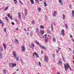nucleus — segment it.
Listing matches in <instances>:
<instances>
[{
    "label": "nucleus",
    "mask_w": 74,
    "mask_h": 74,
    "mask_svg": "<svg viewBox=\"0 0 74 74\" xmlns=\"http://www.w3.org/2000/svg\"><path fill=\"white\" fill-rule=\"evenodd\" d=\"M64 69L65 71H67V68L69 69V68H70V66L69 65V64L68 63L66 65V64H64Z\"/></svg>",
    "instance_id": "nucleus-1"
},
{
    "label": "nucleus",
    "mask_w": 74,
    "mask_h": 74,
    "mask_svg": "<svg viewBox=\"0 0 74 74\" xmlns=\"http://www.w3.org/2000/svg\"><path fill=\"white\" fill-rule=\"evenodd\" d=\"M12 53L14 57L16 59V60L17 61L19 60V57H17V54L15 53V52L14 51L12 52Z\"/></svg>",
    "instance_id": "nucleus-2"
},
{
    "label": "nucleus",
    "mask_w": 74,
    "mask_h": 74,
    "mask_svg": "<svg viewBox=\"0 0 74 74\" xmlns=\"http://www.w3.org/2000/svg\"><path fill=\"white\" fill-rule=\"evenodd\" d=\"M21 51L23 52H25V46H23L21 47Z\"/></svg>",
    "instance_id": "nucleus-3"
},
{
    "label": "nucleus",
    "mask_w": 74,
    "mask_h": 74,
    "mask_svg": "<svg viewBox=\"0 0 74 74\" xmlns=\"http://www.w3.org/2000/svg\"><path fill=\"white\" fill-rule=\"evenodd\" d=\"M39 47H40L42 49H45V50H46V47H45V46L40 45H39Z\"/></svg>",
    "instance_id": "nucleus-4"
},
{
    "label": "nucleus",
    "mask_w": 74,
    "mask_h": 74,
    "mask_svg": "<svg viewBox=\"0 0 74 74\" xmlns=\"http://www.w3.org/2000/svg\"><path fill=\"white\" fill-rule=\"evenodd\" d=\"M0 23L2 25V26L3 27H4V23L3 22V21H2V20H0Z\"/></svg>",
    "instance_id": "nucleus-5"
},
{
    "label": "nucleus",
    "mask_w": 74,
    "mask_h": 74,
    "mask_svg": "<svg viewBox=\"0 0 74 74\" xmlns=\"http://www.w3.org/2000/svg\"><path fill=\"white\" fill-rule=\"evenodd\" d=\"M64 29H62L61 30V34L62 36H64Z\"/></svg>",
    "instance_id": "nucleus-6"
},
{
    "label": "nucleus",
    "mask_w": 74,
    "mask_h": 74,
    "mask_svg": "<svg viewBox=\"0 0 74 74\" xmlns=\"http://www.w3.org/2000/svg\"><path fill=\"white\" fill-rule=\"evenodd\" d=\"M45 60V61H47L48 60V57H47V56H46V57H45L44 58Z\"/></svg>",
    "instance_id": "nucleus-7"
},
{
    "label": "nucleus",
    "mask_w": 74,
    "mask_h": 74,
    "mask_svg": "<svg viewBox=\"0 0 74 74\" xmlns=\"http://www.w3.org/2000/svg\"><path fill=\"white\" fill-rule=\"evenodd\" d=\"M8 7H9V6H8L7 7H6L5 8H4V10H3V11H5L6 10H7L8 9Z\"/></svg>",
    "instance_id": "nucleus-8"
},
{
    "label": "nucleus",
    "mask_w": 74,
    "mask_h": 74,
    "mask_svg": "<svg viewBox=\"0 0 74 74\" xmlns=\"http://www.w3.org/2000/svg\"><path fill=\"white\" fill-rule=\"evenodd\" d=\"M18 14V17H19V18L21 19H21H22V18H21V15L20 12H19Z\"/></svg>",
    "instance_id": "nucleus-9"
},
{
    "label": "nucleus",
    "mask_w": 74,
    "mask_h": 74,
    "mask_svg": "<svg viewBox=\"0 0 74 74\" xmlns=\"http://www.w3.org/2000/svg\"><path fill=\"white\" fill-rule=\"evenodd\" d=\"M31 47L32 49H33V48H34V43H32L31 44Z\"/></svg>",
    "instance_id": "nucleus-10"
},
{
    "label": "nucleus",
    "mask_w": 74,
    "mask_h": 74,
    "mask_svg": "<svg viewBox=\"0 0 74 74\" xmlns=\"http://www.w3.org/2000/svg\"><path fill=\"white\" fill-rule=\"evenodd\" d=\"M40 28L42 29H44V27L41 25H40Z\"/></svg>",
    "instance_id": "nucleus-11"
},
{
    "label": "nucleus",
    "mask_w": 74,
    "mask_h": 74,
    "mask_svg": "<svg viewBox=\"0 0 74 74\" xmlns=\"http://www.w3.org/2000/svg\"><path fill=\"white\" fill-rule=\"evenodd\" d=\"M48 38L47 37H46L45 38V42H47L48 41Z\"/></svg>",
    "instance_id": "nucleus-12"
},
{
    "label": "nucleus",
    "mask_w": 74,
    "mask_h": 74,
    "mask_svg": "<svg viewBox=\"0 0 74 74\" xmlns=\"http://www.w3.org/2000/svg\"><path fill=\"white\" fill-rule=\"evenodd\" d=\"M37 55V53L36 52H34V53L33 54V56L34 57H35V55H36V56Z\"/></svg>",
    "instance_id": "nucleus-13"
},
{
    "label": "nucleus",
    "mask_w": 74,
    "mask_h": 74,
    "mask_svg": "<svg viewBox=\"0 0 74 74\" xmlns=\"http://www.w3.org/2000/svg\"><path fill=\"white\" fill-rule=\"evenodd\" d=\"M3 48L4 49H6V45H5V44L3 43Z\"/></svg>",
    "instance_id": "nucleus-14"
},
{
    "label": "nucleus",
    "mask_w": 74,
    "mask_h": 74,
    "mask_svg": "<svg viewBox=\"0 0 74 74\" xmlns=\"http://www.w3.org/2000/svg\"><path fill=\"white\" fill-rule=\"evenodd\" d=\"M16 66V63H14V64H12V67H15Z\"/></svg>",
    "instance_id": "nucleus-15"
},
{
    "label": "nucleus",
    "mask_w": 74,
    "mask_h": 74,
    "mask_svg": "<svg viewBox=\"0 0 74 74\" xmlns=\"http://www.w3.org/2000/svg\"><path fill=\"white\" fill-rule=\"evenodd\" d=\"M53 41L54 42H56V38H53Z\"/></svg>",
    "instance_id": "nucleus-16"
},
{
    "label": "nucleus",
    "mask_w": 74,
    "mask_h": 74,
    "mask_svg": "<svg viewBox=\"0 0 74 74\" xmlns=\"http://www.w3.org/2000/svg\"><path fill=\"white\" fill-rule=\"evenodd\" d=\"M40 33H41L42 34H44V31L42 30H41L40 31Z\"/></svg>",
    "instance_id": "nucleus-17"
},
{
    "label": "nucleus",
    "mask_w": 74,
    "mask_h": 74,
    "mask_svg": "<svg viewBox=\"0 0 74 74\" xmlns=\"http://www.w3.org/2000/svg\"><path fill=\"white\" fill-rule=\"evenodd\" d=\"M9 66L10 67H12V63H9Z\"/></svg>",
    "instance_id": "nucleus-18"
},
{
    "label": "nucleus",
    "mask_w": 74,
    "mask_h": 74,
    "mask_svg": "<svg viewBox=\"0 0 74 74\" xmlns=\"http://www.w3.org/2000/svg\"><path fill=\"white\" fill-rule=\"evenodd\" d=\"M30 1H31V3H32V4H34V0H30Z\"/></svg>",
    "instance_id": "nucleus-19"
},
{
    "label": "nucleus",
    "mask_w": 74,
    "mask_h": 74,
    "mask_svg": "<svg viewBox=\"0 0 74 74\" xmlns=\"http://www.w3.org/2000/svg\"><path fill=\"white\" fill-rule=\"evenodd\" d=\"M64 25L66 28L67 29H68V26H67V24H65Z\"/></svg>",
    "instance_id": "nucleus-20"
},
{
    "label": "nucleus",
    "mask_w": 74,
    "mask_h": 74,
    "mask_svg": "<svg viewBox=\"0 0 74 74\" xmlns=\"http://www.w3.org/2000/svg\"><path fill=\"white\" fill-rule=\"evenodd\" d=\"M36 30L37 31V33H38V34L39 33V31H38V28H36Z\"/></svg>",
    "instance_id": "nucleus-21"
},
{
    "label": "nucleus",
    "mask_w": 74,
    "mask_h": 74,
    "mask_svg": "<svg viewBox=\"0 0 74 74\" xmlns=\"http://www.w3.org/2000/svg\"><path fill=\"white\" fill-rule=\"evenodd\" d=\"M2 55H3V54H2V53H0V58H2L3 57H2Z\"/></svg>",
    "instance_id": "nucleus-22"
},
{
    "label": "nucleus",
    "mask_w": 74,
    "mask_h": 74,
    "mask_svg": "<svg viewBox=\"0 0 74 74\" xmlns=\"http://www.w3.org/2000/svg\"><path fill=\"white\" fill-rule=\"evenodd\" d=\"M44 4L45 7H46V6H47V5H48L47 4V3L45 2Z\"/></svg>",
    "instance_id": "nucleus-23"
},
{
    "label": "nucleus",
    "mask_w": 74,
    "mask_h": 74,
    "mask_svg": "<svg viewBox=\"0 0 74 74\" xmlns=\"http://www.w3.org/2000/svg\"><path fill=\"white\" fill-rule=\"evenodd\" d=\"M72 15L73 16H74V10L72 11Z\"/></svg>",
    "instance_id": "nucleus-24"
},
{
    "label": "nucleus",
    "mask_w": 74,
    "mask_h": 74,
    "mask_svg": "<svg viewBox=\"0 0 74 74\" xmlns=\"http://www.w3.org/2000/svg\"><path fill=\"white\" fill-rule=\"evenodd\" d=\"M63 16V19H65V17L64 16V14H63L62 15Z\"/></svg>",
    "instance_id": "nucleus-25"
},
{
    "label": "nucleus",
    "mask_w": 74,
    "mask_h": 74,
    "mask_svg": "<svg viewBox=\"0 0 74 74\" xmlns=\"http://www.w3.org/2000/svg\"><path fill=\"white\" fill-rule=\"evenodd\" d=\"M62 57H63L62 59H63V60L64 61H65V58H64V56H63Z\"/></svg>",
    "instance_id": "nucleus-26"
},
{
    "label": "nucleus",
    "mask_w": 74,
    "mask_h": 74,
    "mask_svg": "<svg viewBox=\"0 0 74 74\" xmlns=\"http://www.w3.org/2000/svg\"><path fill=\"white\" fill-rule=\"evenodd\" d=\"M59 1L60 3L61 4L62 3V0H59Z\"/></svg>",
    "instance_id": "nucleus-27"
},
{
    "label": "nucleus",
    "mask_w": 74,
    "mask_h": 74,
    "mask_svg": "<svg viewBox=\"0 0 74 74\" xmlns=\"http://www.w3.org/2000/svg\"><path fill=\"white\" fill-rule=\"evenodd\" d=\"M3 51V48H0V52H2Z\"/></svg>",
    "instance_id": "nucleus-28"
},
{
    "label": "nucleus",
    "mask_w": 74,
    "mask_h": 74,
    "mask_svg": "<svg viewBox=\"0 0 74 74\" xmlns=\"http://www.w3.org/2000/svg\"><path fill=\"white\" fill-rule=\"evenodd\" d=\"M5 18L7 20V22H8V17H5Z\"/></svg>",
    "instance_id": "nucleus-29"
},
{
    "label": "nucleus",
    "mask_w": 74,
    "mask_h": 74,
    "mask_svg": "<svg viewBox=\"0 0 74 74\" xmlns=\"http://www.w3.org/2000/svg\"><path fill=\"white\" fill-rule=\"evenodd\" d=\"M8 16L9 18H10V17H11L12 16L10 15V14H8Z\"/></svg>",
    "instance_id": "nucleus-30"
},
{
    "label": "nucleus",
    "mask_w": 74,
    "mask_h": 74,
    "mask_svg": "<svg viewBox=\"0 0 74 74\" xmlns=\"http://www.w3.org/2000/svg\"><path fill=\"white\" fill-rule=\"evenodd\" d=\"M36 44H38V45H40V44L39 43H38L37 41H36Z\"/></svg>",
    "instance_id": "nucleus-31"
},
{
    "label": "nucleus",
    "mask_w": 74,
    "mask_h": 74,
    "mask_svg": "<svg viewBox=\"0 0 74 74\" xmlns=\"http://www.w3.org/2000/svg\"><path fill=\"white\" fill-rule=\"evenodd\" d=\"M19 3H21V4H22V5H23V3H22V2H21V1L19 0Z\"/></svg>",
    "instance_id": "nucleus-32"
},
{
    "label": "nucleus",
    "mask_w": 74,
    "mask_h": 74,
    "mask_svg": "<svg viewBox=\"0 0 74 74\" xmlns=\"http://www.w3.org/2000/svg\"><path fill=\"white\" fill-rule=\"evenodd\" d=\"M14 1L15 4H16V3H17V1H16V0H14Z\"/></svg>",
    "instance_id": "nucleus-33"
},
{
    "label": "nucleus",
    "mask_w": 74,
    "mask_h": 74,
    "mask_svg": "<svg viewBox=\"0 0 74 74\" xmlns=\"http://www.w3.org/2000/svg\"><path fill=\"white\" fill-rule=\"evenodd\" d=\"M40 10H41V9L40 8H38V12H40Z\"/></svg>",
    "instance_id": "nucleus-34"
},
{
    "label": "nucleus",
    "mask_w": 74,
    "mask_h": 74,
    "mask_svg": "<svg viewBox=\"0 0 74 74\" xmlns=\"http://www.w3.org/2000/svg\"><path fill=\"white\" fill-rule=\"evenodd\" d=\"M3 31H4V32H6V28H4L3 29Z\"/></svg>",
    "instance_id": "nucleus-35"
},
{
    "label": "nucleus",
    "mask_w": 74,
    "mask_h": 74,
    "mask_svg": "<svg viewBox=\"0 0 74 74\" xmlns=\"http://www.w3.org/2000/svg\"><path fill=\"white\" fill-rule=\"evenodd\" d=\"M38 3H39V0H35Z\"/></svg>",
    "instance_id": "nucleus-36"
},
{
    "label": "nucleus",
    "mask_w": 74,
    "mask_h": 74,
    "mask_svg": "<svg viewBox=\"0 0 74 74\" xmlns=\"http://www.w3.org/2000/svg\"><path fill=\"white\" fill-rule=\"evenodd\" d=\"M36 58H39V56H38V55L37 54L36 55Z\"/></svg>",
    "instance_id": "nucleus-37"
},
{
    "label": "nucleus",
    "mask_w": 74,
    "mask_h": 74,
    "mask_svg": "<svg viewBox=\"0 0 74 74\" xmlns=\"http://www.w3.org/2000/svg\"><path fill=\"white\" fill-rule=\"evenodd\" d=\"M59 63L60 64H61H61L62 63V61H59Z\"/></svg>",
    "instance_id": "nucleus-38"
},
{
    "label": "nucleus",
    "mask_w": 74,
    "mask_h": 74,
    "mask_svg": "<svg viewBox=\"0 0 74 74\" xmlns=\"http://www.w3.org/2000/svg\"><path fill=\"white\" fill-rule=\"evenodd\" d=\"M38 64L39 65L40 67L41 66V62H39L38 63Z\"/></svg>",
    "instance_id": "nucleus-39"
},
{
    "label": "nucleus",
    "mask_w": 74,
    "mask_h": 74,
    "mask_svg": "<svg viewBox=\"0 0 74 74\" xmlns=\"http://www.w3.org/2000/svg\"><path fill=\"white\" fill-rule=\"evenodd\" d=\"M47 16H46L45 17V21H46V20H47Z\"/></svg>",
    "instance_id": "nucleus-40"
},
{
    "label": "nucleus",
    "mask_w": 74,
    "mask_h": 74,
    "mask_svg": "<svg viewBox=\"0 0 74 74\" xmlns=\"http://www.w3.org/2000/svg\"><path fill=\"white\" fill-rule=\"evenodd\" d=\"M25 16L27 15V13L26 12H25Z\"/></svg>",
    "instance_id": "nucleus-41"
},
{
    "label": "nucleus",
    "mask_w": 74,
    "mask_h": 74,
    "mask_svg": "<svg viewBox=\"0 0 74 74\" xmlns=\"http://www.w3.org/2000/svg\"><path fill=\"white\" fill-rule=\"evenodd\" d=\"M10 18L11 19V20H12L13 19L12 18V16L11 17H10Z\"/></svg>",
    "instance_id": "nucleus-42"
},
{
    "label": "nucleus",
    "mask_w": 74,
    "mask_h": 74,
    "mask_svg": "<svg viewBox=\"0 0 74 74\" xmlns=\"http://www.w3.org/2000/svg\"><path fill=\"white\" fill-rule=\"evenodd\" d=\"M71 7H72V6L71 5V4H70V9H71Z\"/></svg>",
    "instance_id": "nucleus-43"
},
{
    "label": "nucleus",
    "mask_w": 74,
    "mask_h": 74,
    "mask_svg": "<svg viewBox=\"0 0 74 74\" xmlns=\"http://www.w3.org/2000/svg\"><path fill=\"white\" fill-rule=\"evenodd\" d=\"M21 63H22V64H23V62H23V61H22V60H21Z\"/></svg>",
    "instance_id": "nucleus-44"
},
{
    "label": "nucleus",
    "mask_w": 74,
    "mask_h": 74,
    "mask_svg": "<svg viewBox=\"0 0 74 74\" xmlns=\"http://www.w3.org/2000/svg\"><path fill=\"white\" fill-rule=\"evenodd\" d=\"M27 11V9H25V12H26V11Z\"/></svg>",
    "instance_id": "nucleus-45"
},
{
    "label": "nucleus",
    "mask_w": 74,
    "mask_h": 74,
    "mask_svg": "<svg viewBox=\"0 0 74 74\" xmlns=\"http://www.w3.org/2000/svg\"><path fill=\"white\" fill-rule=\"evenodd\" d=\"M60 48L59 47L58 48V51H60Z\"/></svg>",
    "instance_id": "nucleus-46"
},
{
    "label": "nucleus",
    "mask_w": 74,
    "mask_h": 74,
    "mask_svg": "<svg viewBox=\"0 0 74 74\" xmlns=\"http://www.w3.org/2000/svg\"><path fill=\"white\" fill-rule=\"evenodd\" d=\"M32 24H33V25H34V22H33V21H32Z\"/></svg>",
    "instance_id": "nucleus-47"
},
{
    "label": "nucleus",
    "mask_w": 74,
    "mask_h": 74,
    "mask_svg": "<svg viewBox=\"0 0 74 74\" xmlns=\"http://www.w3.org/2000/svg\"><path fill=\"white\" fill-rule=\"evenodd\" d=\"M3 71H4V73H5L6 72V71H5V69H4Z\"/></svg>",
    "instance_id": "nucleus-48"
},
{
    "label": "nucleus",
    "mask_w": 74,
    "mask_h": 74,
    "mask_svg": "<svg viewBox=\"0 0 74 74\" xmlns=\"http://www.w3.org/2000/svg\"><path fill=\"white\" fill-rule=\"evenodd\" d=\"M16 30H19V29H18V28H16Z\"/></svg>",
    "instance_id": "nucleus-49"
},
{
    "label": "nucleus",
    "mask_w": 74,
    "mask_h": 74,
    "mask_svg": "<svg viewBox=\"0 0 74 74\" xmlns=\"http://www.w3.org/2000/svg\"><path fill=\"white\" fill-rule=\"evenodd\" d=\"M45 37H47V34H45Z\"/></svg>",
    "instance_id": "nucleus-50"
},
{
    "label": "nucleus",
    "mask_w": 74,
    "mask_h": 74,
    "mask_svg": "<svg viewBox=\"0 0 74 74\" xmlns=\"http://www.w3.org/2000/svg\"><path fill=\"white\" fill-rule=\"evenodd\" d=\"M59 50H58V51H57V53H59Z\"/></svg>",
    "instance_id": "nucleus-51"
},
{
    "label": "nucleus",
    "mask_w": 74,
    "mask_h": 74,
    "mask_svg": "<svg viewBox=\"0 0 74 74\" xmlns=\"http://www.w3.org/2000/svg\"><path fill=\"white\" fill-rule=\"evenodd\" d=\"M12 25H14V23L13 22H12Z\"/></svg>",
    "instance_id": "nucleus-52"
},
{
    "label": "nucleus",
    "mask_w": 74,
    "mask_h": 74,
    "mask_svg": "<svg viewBox=\"0 0 74 74\" xmlns=\"http://www.w3.org/2000/svg\"><path fill=\"white\" fill-rule=\"evenodd\" d=\"M51 27L52 29H53V26H52V25H51Z\"/></svg>",
    "instance_id": "nucleus-53"
},
{
    "label": "nucleus",
    "mask_w": 74,
    "mask_h": 74,
    "mask_svg": "<svg viewBox=\"0 0 74 74\" xmlns=\"http://www.w3.org/2000/svg\"><path fill=\"white\" fill-rule=\"evenodd\" d=\"M41 53L42 54H43V52H42V51H41Z\"/></svg>",
    "instance_id": "nucleus-54"
},
{
    "label": "nucleus",
    "mask_w": 74,
    "mask_h": 74,
    "mask_svg": "<svg viewBox=\"0 0 74 74\" xmlns=\"http://www.w3.org/2000/svg\"><path fill=\"white\" fill-rule=\"evenodd\" d=\"M53 57H55V54H53Z\"/></svg>",
    "instance_id": "nucleus-55"
},
{
    "label": "nucleus",
    "mask_w": 74,
    "mask_h": 74,
    "mask_svg": "<svg viewBox=\"0 0 74 74\" xmlns=\"http://www.w3.org/2000/svg\"><path fill=\"white\" fill-rule=\"evenodd\" d=\"M69 49L70 51L71 50V48H70V47L69 48Z\"/></svg>",
    "instance_id": "nucleus-56"
},
{
    "label": "nucleus",
    "mask_w": 74,
    "mask_h": 74,
    "mask_svg": "<svg viewBox=\"0 0 74 74\" xmlns=\"http://www.w3.org/2000/svg\"><path fill=\"white\" fill-rule=\"evenodd\" d=\"M54 14H56V11H55L54 12Z\"/></svg>",
    "instance_id": "nucleus-57"
},
{
    "label": "nucleus",
    "mask_w": 74,
    "mask_h": 74,
    "mask_svg": "<svg viewBox=\"0 0 74 74\" xmlns=\"http://www.w3.org/2000/svg\"><path fill=\"white\" fill-rule=\"evenodd\" d=\"M61 60H62V58H60V61H61Z\"/></svg>",
    "instance_id": "nucleus-58"
},
{
    "label": "nucleus",
    "mask_w": 74,
    "mask_h": 74,
    "mask_svg": "<svg viewBox=\"0 0 74 74\" xmlns=\"http://www.w3.org/2000/svg\"><path fill=\"white\" fill-rule=\"evenodd\" d=\"M24 30H25V32H26V28H24Z\"/></svg>",
    "instance_id": "nucleus-59"
},
{
    "label": "nucleus",
    "mask_w": 74,
    "mask_h": 74,
    "mask_svg": "<svg viewBox=\"0 0 74 74\" xmlns=\"http://www.w3.org/2000/svg\"><path fill=\"white\" fill-rule=\"evenodd\" d=\"M57 74H60V73H59V72H57Z\"/></svg>",
    "instance_id": "nucleus-60"
},
{
    "label": "nucleus",
    "mask_w": 74,
    "mask_h": 74,
    "mask_svg": "<svg viewBox=\"0 0 74 74\" xmlns=\"http://www.w3.org/2000/svg\"><path fill=\"white\" fill-rule=\"evenodd\" d=\"M52 15H53V16H55L54 15H55V14H52Z\"/></svg>",
    "instance_id": "nucleus-61"
},
{
    "label": "nucleus",
    "mask_w": 74,
    "mask_h": 74,
    "mask_svg": "<svg viewBox=\"0 0 74 74\" xmlns=\"http://www.w3.org/2000/svg\"><path fill=\"white\" fill-rule=\"evenodd\" d=\"M70 36L71 37V38H73V36H72V35H70Z\"/></svg>",
    "instance_id": "nucleus-62"
},
{
    "label": "nucleus",
    "mask_w": 74,
    "mask_h": 74,
    "mask_svg": "<svg viewBox=\"0 0 74 74\" xmlns=\"http://www.w3.org/2000/svg\"><path fill=\"white\" fill-rule=\"evenodd\" d=\"M16 70L17 71H19V69H17Z\"/></svg>",
    "instance_id": "nucleus-63"
},
{
    "label": "nucleus",
    "mask_w": 74,
    "mask_h": 74,
    "mask_svg": "<svg viewBox=\"0 0 74 74\" xmlns=\"http://www.w3.org/2000/svg\"><path fill=\"white\" fill-rule=\"evenodd\" d=\"M48 37H50V35H48Z\"/></svg>",
    "instance_id": "nucleus-64"
}]
</instances>
